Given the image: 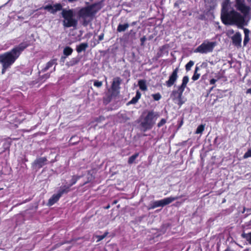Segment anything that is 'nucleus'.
Returning a JSON list of instances; mask_svg holds the SVG:
<instances>
[{
    "instance_id": "obj_40",
    "label": "nucleus",
    "mask_w": 251,
    "mask_h": 251,
    "mask_svg": "<svg viewBox=\"0 0 251 251\" xmlns=\"http://www.w3.org/2000/svg\"><path fill=\"white\" fill-rule=\"evenodd\" d=\"M103 35H100V36H99V39H100V40H102V39H103Z\"/></svg>"
},
{
    "instance_id": "obj_24",
    "label": "nucleus",
    "mask_w": 251,
    "mask_h": 251,
    "mask_svg": "<svg viewBox=\"0 0 251 251\" xmlns=\"http://www.w3.org/2000/svg\"><path fill=\"white\" fill-rule=\"evenodd\" d=\"M138 156V153H135V154L131 156L128 159V163L130 164H132Z\"/></svg>"
},
{
    "instance_id": "obj_8",
    "label": "nucleus",
    "mask_w": 251,
    "mask_h": 251,
    "mask_svg": "<svg viewBox=\"0 0 251 251\" xmlns=\"http://www.w3.org/2000/svg\"><path fill=\"white\" fill-rule=\"evenodd\" d=\"M184 90L178 87L177 90H174L171 94V98L175 103L181 106L186 101L182 96Z\"/></svg>"
},
{
    "instance_id": "obj_5",
    "label": "nucleus",
    "mask_w": 251,
    "mask_h": 251,
    "mask_svg": "<svg viewBox=\"0 0 251 251\" xmlns=\"http://www.w3.org/2000/svg\"><path fill=\"white\" fill-rule=\"evenodd\" d=\"M216 42H210L208 40L204 41L201 45L198 46L195 50L194 52H199L202 54H206L211 52L216 46Z\"/></svg>"
},
{
    "instance_id": "obj_29",
    "label": "nucleus",
    "mask_w": 251,
    "mask_h": 251,
    "mask_svg": "<svg viewBox=\"0 0 251 251\" xmlns=\"http://www.w3.org/2000/svg\"><path fill=\"white\" fill-rule=\"evenodd\" d=\"M107 233H105L102 235H97L96 237L98 238L97 242H99L104 239L107 235Z\"/></svg>"
},
{
    "instance_id": "obj_30",
    "label": "nucleus",
    "mask_w": 251,
    "mask_h": 251,
    "mask_svg": "<svg viewBox=\"0 0 251 251\" xmlns=\"http://www.w3.org/2000/svg\"><path fill=\"white\" fill-rule=\"evenodd\" d=\"M251 157V150H249L244 155L243 158L244 159Z\"/></svg>"
},
{
    "instance_id": "obj_23",
    "label": "nucleus",
    "mask_w": 251,
    "mask_h": 251,
    "mask_svg": "<svg viewBox=\"0 0 251 251\" xmlns=\"http://www.w3.org/2000/svg\"><path fill=\"white\" fill-rule=\"evenodd\" d=\"M73 49L69 47H66L63 50L64 54L66 56L71 55Z\"/></svg>"
},
{
    "instance_id": "obj_17",
    "label": "nucleus",
    "mask_w": 251,
    "mask_h": 251,
    "mask_svg": "<svg viewBox=\"0 0 251 251\" xmlns=\"http://www.w3.org/2000/svg\"><path fill=\"white\" fill-rule=\"evenodd\" d=\"M188 81H189L188 76H184L182 78V84L178 87L184 90L186 87L187 84L188 83Z\"/></svg>"
},
{
    "instance_id": "obj_15",
    "label": "nucleus",
    "mask_w": 251,
    "mask_h": 251,
    "mask_svg": "<svg viewBox=\"0 0 251 251\" xmlns=\"http://www.w3.org/2000/svg\"><path fill=\"white\" fill-rule=\"evenodd\" d=\"M244 31L245 34V37L244 39V45L245 46L249 41L250 38H249V34H250V30L247 28H244Z\"/></svg>"
},
{
    "instance_id": "obj_32",
    "label": "nucleus",
    "mask_w": 251,
    "mask_h": 251,
    "mask_svg": "<svg viewBox=\"0 0 251 251\" xmlns=\"http://www.w3.org/2000/svg\"><path fill=\"white\" fill-rule=\"evenodd\" d=\"M166 123V120L165 119H162L158 123L157 126L158 127H161L163 126Z\"/></svg>"
},
{
    "instance_id": "obj_19",
    "label": "nucleus",
    "mask_w": 251,
    "mask_h": 251,
    "mask_svg": "<svg viewBox=\"0 0 251 251\" xmlns=\"http://www.w3.org/2000/svg\"><path fill=\"white\" fill-rule=\"evenodd\" d=\"M88 47V45L86 43H82L79 45L76 48V50L78 52H80L84 50Z\"/></svg>"
},
{
    "instance_id": "obj_38",
    "label": "nucleus",
    "mask_w": 251,
    "mask_h": 251,
    "mask_svg": "<svg viewBox=\"0 0 251 251\" xmlns=\"http://www.w3.org/2000/svg\"><path fill=\"white\" fill-rule=\"evenodd\" d=\"M146 38L145 37H144L141 39V41L142 42V44H143L144 42L146 41Z\"/></svg>"
},
{
    "instance_id": "obj_6",
    "label": "nucleus",
    "mask_w": 251,
    "mask_h": 251,
    "mask_svg": "<svg viewBox=\"0 0 251 251\" xmlns=\"http://www.w3.org/2000/svg\"><path fill=\"white\" fill-rule=\"evenodd\" d=\"M94 6L90 5L84 8H82L78 11V16L82 19L84 22L92 19L95 14L96 11L94 10Z\"/></svg>"
},
{
    "instance_id": "obj_41",
    "label": "nucleus",
    "mask_w": 251,
    "mask_h": 251,
    "mask_svg": "<svg viewBox=\"0 0 251 251\" xmlns=\"http://www.w3.org/2000/svg\"><path fill=\"white\" fill-rule=\"evenodd\" d=\"M49 76H50V75H49V74H46V75H45V78H49Z\"/></svg>"
},
{
    "instance_id": "obj_10",
    "label": "nucleus",
    "mask_w": 251,
    "mask_h": 251,
    "mask_svg": "<svg viewBox=\"0 0 251 251\" xmlns=\"http://www.w3.org/2000/svg\"><path fill=\"white\" fill-rule=\"evenodd\" d=\"M68 192V190H66L65 189H61L58 192V193L56 194H54L49 200L48 204L50 206L52 205L56 202H57L60 197L62 196L63 194L64 193Z\"/></svg>"
},
{
    "instance_id": "obj_3",
    "label": "nucleus",
    "mask_w": 251,
    "mask_h": 251,
    "mask_svg": "<svg viewBox=\"0 0 251 251\" xmlns=\"http://www.w3.org/2000/svg\"><path fill=\"white\" fill-rule=\"evenodd\" d=\"M158 118L157 113L150 111L145 116H142L140 119L141 126L144 131L151 129L155 123Z\"/></svg>"
},
{
    "instance_id": "obj_21",
    "label": "nucleus",
    "mask_w": 251,
    "mask_h": 251,
    "mask_svg": "<svg viewBox=\"0 0 251 251\" xmlns=\"http://www.w3.org/2000/svg\"><path fill=\"white\" fill-rule=\"evenodd\" d=\"M79 178V176H73L71 179V183L69 185V186L67 188H64L66 190H68L69 191V188L72 186L73 185L75 184L77 180Z\"/></svg>"
},
{
    "instance_id": "obj_9",
    "label": "nucleus",
    "mask_w": 251,
    "mask_h": 251,
    "mask_svg": "<svg viewBox=\"0 0 251 251\" xmlns=\"http://www.w3.org/2000/svg\"><path fill=\"white\" fill-rule=\"evenodd\" d=\"M178 67L176 68L169 77V79L166 81V85L167 87H170L176 82L178 78Z\"/></svg>"
},
{
    "instance_id": "obj_37",
    "label": "nucleus",
    "mask_w": 251,
    "mask_h": 251,
    "mask_svg": "<svg viewBox=\"0 0 251 251\" xmlns=\"http://www.w3.org/2000/svg\"><path fill=\"white\" fill-rule=\"evenodd\" d=\"M216 81H217L216 79H211L210 80V84H214Z\"/></svg>"
},
{
    "instance_id": "obj_12",
    "label": "nucleus",
    "mask_w": 251,
    "mask_h": 251,
    "mask_svg": "<svg viewBox=\"0 0 251 251\" xmlns=\"http://www.w3.org/2000/svg\"><path fill=\"white\" fill-rule=\"evenodd\" d=\"M233 44L238 47L241 46L242 36L240 33L236 32L232 37Z\"/></svg>"
},
{
    "instance_id": "obj_20",
    "label": "nucleus",
    "mask_w": 251,
    "mask_h": 251,
    "mask_svg": "<svg viewBox=\"0 0 251 251\" xmlns=\"http://www.w3.org/2000/svg\"><path fill=\"white\" fill-rule=\"evenodd\" d=\"M119 117L121 119V121L125 122L127 121L129 118L127 116L126 113L125 112L121 113L119 114Z\"/></svg>"
},
{
    "instance_id": "obj_16",
    "label": "nucleus",
    "mask_w": 251,
    "mask_h": 251,
    "mask_svg": "<svg viewBox=\"0 0 251 251\" xmlns=\"http://www.w3.org/2000/svg\"><path fill=\"white\" fill-rule=\"evenodd\" d=\"M138 85L140 89L142 91H146L147 90V86L146 82L145 80H140L138 81Z\"/></svg>"
},
{
    "instance_id": "obj_14",
    "label": "nucleus",
    "mask_w": 251,
    "mask_h": 251,
    "mask_svg": "<svg viewBox=\"0 0 251 251\" xmlns=\"http://www.w3.org/2000/svg\"><path fill=\"white\" fill-rule=\"evenodd\" d=\"M47 161V159L45 157H41L36 159L34 161V164L38 167H42L45 164Z\"/></svg>"
},
{
    "instance_id": "obj_11",
    "label": "nucleus",
    "mask_w": 251,
    "mask_h": 251,
    "mask_svg": "<svg viewBox=\"0 0 251 251\" xmlns=\"http://www.w3.org/2000/svg\"><path fill=\"white\" fill-rule=\"evenodd\" d=\"M62 5L60 3H56L54 5H47L41 8L48 10L49 12L52 14H54L58 11H60L62 9Z\"/></svg>"
},
{
    "instance_id": "obj_34",
    "label": "nucleus",
    "mask_w": 251,
    "mask_h": 251,
    "mask_svg": "<svg viewBox=\"0 0 251 251\" xmlns=\"http://www.w3.org/2000/svg\"><path fill=\"white\" fill-rule=\"evenodd\" d=\"M2 69L1 73L2 74H4L6 71V70L9 67L8 66H6V65L2 64Z\"/></svg>"
},
{
    "instance_id": "obj_13",
    "label": "nucleus",
    "mask_w": 251,
    "mask_h": 251,
    "mask_svg": "<svg viewBox=\"0 0 251 251\" xmlns=\"http://www.w3.org/2000/svg\"><path fill=\"white\" fill-rule=\"evenodd\" d=\"M121 79L119 77H115L113 79L112 84V89L114 91H117L120 88V84L121 83Z\"/></svg>"
},
{
    "instance_id": "obj_22",
    "label": "nucleus",
    "mask_w": 251,
    "mask_h": 251,
    "mask_svg": "<svg viewBox=\"0 0 251 251\" xmlns=\"http://www.w3.org/2000/svg\"><path fill=\"white\" fill-rule=\"evenodd\" d=\"M199 70V68L198 67H196L195 68V73H194V75H193L192 76V79L194 80V81H195V80H198L200 76V74H198L197 72H198V71Z\"/></svg>"
},
{
    "instance_id": "obj_35",
    "label": "nucleus",
    "mask_w": 251,
    "mask_h": 251,
    "mask_svg": "<svg viewBox=\"0 0 251 251\" xmlns=\"http://www.w3.org/2000/svg\"><path fill=\"white\" fill-rule=\"evenodd\" d=\"M247 239L249 243L251 244V233L247 235Z\"/></svg>"
},
{
    "instance_id": "obj_33",
    "label": "nucleus",
    "mask_w": 251,
    "mask_h": 251,
    "mask_svg": "<svg viewBox=\"0 0 251 251\" xmlns=\"http://www.w3.org/2000/svg\"><path fill=\"white\" fill-rule=\"evenodd\" d=\"M139 100L136 98L135 97H133L131 100L129 102V103H130V104H135L136 103L137 101L138 100Z\"/></svg>"
},
{
    "instance_id": "obj_39",
    "label": "nucleus",
    "mask_w": 251,
    "mask_h": 251,
    "mask_svg": "<svg viewBox=\"0 0 251 251\" xmlns=\"http://www.w3.org/2000/svg\"><path fill=\"white\" fill-rule=\"evenodd\" d=\"M246 93L247 94H251V88L248 89Z\"/></svg>"
},
{
    "instance_id": "obj_26",
    "label": "nucleus",
    "mask_w": 251,
    "mask_h": 251,
    "mask_svg": "<svg viewBox=\"0 0 251 251\" xmlns=\"http://www.w3.org/2000/svg\"><path fill=\"white\" fill-rule=\"evenodd\" d=\"M204 129V126L203 125H201L197 127L196 131L195 132L196 134H201Z\"/></svg>"
},
{
    "instance_id": "obj_36",
    "label": "nucleus",
    "mask_w": 251,
    "mask_h": 251,
    "mask_svg": "<svg viewBox=\"0 0 251 251\" xmlns=\"http://www.w3.org/2000/svg\"><path fill=\"white\" fill-rule=\"evenodd\" d=\"M141 93L137 91L136 92L135 97L137 98L138 100L141 98Z\"/></svg>"
},
{
    "instance_id": "obj_2",
    "label": "nucleus",
    "mask_w": 251,
    "mask_h": 251,
    "mask_svg": "<svg viewBox=\"0 0 251 251\" xmlns=\"http://www.w3.org/2000/svg\"><path fill=\"white\" fill-rule=\"evenodd\" d=\"M27 46V44L21 43L13 48L11 51L0 55V63L10 67L19 57L22 51Z\"/></svg>"
},
{
    "instance_id": "obj_4",
    "label": "nucleus",
    "mask_w": 251,
    "mask_h": 251,
    "mask_svg": "<svg viewBox=\"0 0 251 251\" xmlns=\"http://www.w3.org/2000/svg\"><path fill=\"white\" fill-rule=\"evenodd\" d=\"M62 15L64 18L63 25L66 27H75L77 25V21L74 18L73 10H63Z\"/></svg>"
},
{
    "instance_id": "obj_27",
    "label": "nucleus",
    "mask_w": 251,
    "mask_h": 251,
    "mask_svg": "<svg viewBox=\"0 0 251 251\" xmlns=\"http://www.w3.org/2000/svg\"><path fill=\"white\" fill-rule=\"evenodd\" d=\"M194 65V62L190 60L186 65L185 69L187 71H189L191 70V67Z\"/></svg>"
},
{
    "instance_id": "obj_1",
    "label": "nucleus",
    "mask_w": 251,
    "mask_h": 251,
    "mask_svg": "<svg viewBox=\"0 0 251 251\" xmlns=\"http://www.w3.org/2000/svg\"><path fill=\"white\" fill-rule=\"evenodd\" d=\"M229 4V0H225L222 3L221 19L226 25H236L239 28H243L246 25L245 17L247 16L250 11V6L245 4L243 0H236L235 6L240 11L243 16L234 10L227 11Z\"/></svg>"
},
{
    "instance_id": "obj_25",
    "label": "nucleus",
    "mask_w": 251,
    "mask_h": 251,
    "mask_svg": "<svg viewBox=\"0 0 251 251\" xmlns=\"http://www.w3.org/2000/svg\"><path fill=\"white\" fill-rule=\"evenodd\" d=\"M54 64H55V61H54V60H51V61H49V62H48L47 64H46V67L44 69V71H46L48 70V69H49L50 68L52 67Z\"/></svg>"
},
{
    "instance_id": "obj_28",
    "label": "nucleus",
    "mask_w": 251,
    "mask_h": 251,
    "mask_svg": "<svg viewBox=\"0 0 251 251\" xmlns=\"http://www.w3.org/2000/svg\"><path fill=\"white\" fill-rule=\"evenodd\" d=\"M151 96L155 100H159L161 98V96L159 93L152 94Z\"/></svg>"
},
{
    "instance_id": "obj_7",
    "label": "nucleus",
    "mask_w": 251,
    "mask_h": 251,
    "mask_svg": "<svg viewBox=\"0 0 251 251\" xmlns=\"http://www.w3.org/2000/svg\"><path fill=\"white\" fill-rule=\"evenodd\" d=\"M180 197H170L152 202L149 205V209H154L158 207H163L179 199Z\"/></svg>"
},
{
    "instance_id": "obj_18",
    "label": "nucleus",
    "mask_w": 251,
    "mask_h": 251,
    "mask_svg": "<svg viewBox=\"0 0 251 251\" xmlns=\"http://www.w3.org/2000/svg\"><path fill=\"white\" fill-rule=\"evenodd\" d=\"M129 26V25L128 24H125L124 25L120 24L118 27L117 30L119 32H122L125 31Z\"/></svg>"
},
{
    "instance_id": "obj_31",
    "label": "nucleus",
    "mask_w": 251,
    "mask_h": 251,
    "mask_svg": "<svg viewBox=\"0 0 251 251\" xmlns=\"http://www.w3.org/2000/svg\"><path fill=\"white\" fill-rule=\"evenodd\" d=\"M102 83L101 81L96 80L94 83V85L97 87H100L102 86Z\"/></svg>"
}]
</instances>
